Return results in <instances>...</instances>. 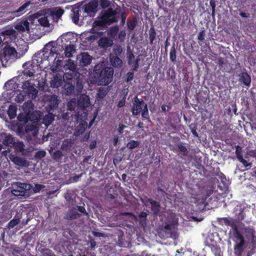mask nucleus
Segmentation results:
<instances>
[{
  "mask_svg": "<svg viewBox=\"0 0 256 256\" xmlns=\"http://www.w3.org/2000/svg\"><path fill=\"white\" fill-rule=\"evenodd\" d=\"M10 158L13 163L18 166L27 167L29 165L27 160L21 157L12 155L10 156Z\"/></svg>",
  "mask_w": 256,
  "mask_h": 256,
  "instance_id": "14",
  "label": "nucleus"
},
{
  "mask_svg": "<svg viewBox=\"0 0 256 256\" xmlns=\"http://www.w3.org/2000/svg\"><path fill=\"white\" fill-rule=\"evenodd\" d=\"M123 52L122 46L120 44H116L113 48V56H120Z\"/></svg>",
  "mask_w": 256,
  "mask_h": 256,
  "instance_id": "47",
  "label": "nucleus"
},
{
  "mask_svg": "<svg viewBox=\"0 0 256 256\" xmlns=\"http://www.w3.org/2000/svg\"><path fill=\"white\" fill-rule=\"evenodd\" d=\"M140 144L138 141L131 140L127 144V147L130 149H134L138 146Z\"/></svg>",
  "mask_w": 256,
  "mask_h": 256,
  "instance_id": "55",
  "label": "nucleus"
},
{
  "mask_svg": "<svg viewBox=\"0 0 256 256\" xmlns=\"http://www.w3.org/2000/svg\"><path fill=\"white\" fill-rule=\"evenodd\" d=\"M76 100H70L68 104V108L70 110H74L75 109V107L76 106Z\"/></svg>",
  "mask_w": 256,
  "mask_h": 256,
  "instance_id": "61",
  "label": "nucleus"
},
{
  "mask_svg": "<svg viewBox=\"0 0 256 256\" xmlns=\"http://www.w3.org/2000/svg\"><path fill=\"white\" fill-rule=\"evenodd\" d=\"M148 202L151 205V210L154 214H158L160 212V206L158 202L150 198L148 200Z\"/></svg>",
  "mask_w": 256,
  "mask_h": 256,
  "instance_id": "21",
  "label": "nucleus"
},
{
  "mask_svg": "<svg viewBox=\"0 0 256 256\" xmlns=\"http://www.w3.org/2000/svg\"><path fill=\"white\" fill-rule=\"evenodd\" d=\"M94 25L96 26L103 27L108 25V24L106 20L100 18V20L94 21Z\"/></svg>",
  "mask_w": 256,
  "mask_h": 256,
  "instance_id": "56",
  "label": "nucleus"
},
{
  "mask_svg": "<svg viewBox=\"0 0 256 256\" xmlns=\"http://www.w3.org/2000/svg\"><path fill=\"white\" fill-rule=\"evenodd\" d=\"M120 7H117L113 10L112 8H109L100 13V18L106 20L108 25L116 22L120 18Z\"/></svg>",
  "mask_w": 256,
  "mask_h": 256,
  "instance_id": "3",
  "label": "nucleus"
},
{
  "mask_svg": "<svg viewBox=\"0 0 256 256\" xmlns=\"http://www.w3.org/2000/svg\"><path fill=\"white\" fill-rule=\"evenodd\" d=\"M46 153L44 150H40L36 152L34 156L35 160L38 162L41 160L42 158L46 156Z\"/></svg>",
  "mask_w": 256,
  "mask_h": 256,
  "instance_id": "46",
  "label": "nucleus"
},
{
  "mask_svg": "<svg viewBox=\"0 0 256 256\" xmlns=\"http://www.w3.org/2000/svg\"><path fill=\"white\" fill-rule=\"evenodd\" d=\"M97 43L98 47L104 50L110 49L114 44L112 39L106 36L100 38Z\"/></svg>",
  "mask_w": 256,
  "mask_h": 256,
  "instance_id": "11",
  "label": "nucleus"
},
{
  "mask_svg": "<svg viewBox=\"0 0 256 256\" xmlns=\"http://www.w3.org/2000/svg\"><path fill=\"white\" fill-rule=\"evenodd\" d=\"M127 95V92L126 94L124 96V97L122 98V100H120L118 104V108H122L125 106L126 104V96Z\"/></svg>",
  "mask_w": 256,
  "mask_h": 256,
  "instance_id": "63",
  "label": "nucleus"
},
{
  "mask_svg": "<svg viewBox=\"0 0 256 256\" xmlns=\"http://www.w3.org/2000/svg\"><path fill=\"white\" fill-rule=\"evenodd\" d=\"M4 54L6 59H14L17 56V52L16 49L10 46H6L4 48Z\"/></svg>",
  "mask_w": 256,
  "mask_h": 256,
  "instance_id": "17",
  "label": "nucleus"
},
{
  "mask_svg": "<svg viewBox=\"0 0 256 256\" xmlns=\"http://www.w3.org/2000/svg\"><path fill=\"white\" fill-rule=\"evenodd\" d=\"M64 10L60 8H56L52 12V15L55 16L56 18L59 19L64 14Z\"/></svg>",
  "mask_w": 256,
  "mask_h": 256,
  "instance_id": "49",
  "label": "nucleus"
},
{
  "mask_svg": "<svg viewBox=\"0 0 256 256\" xmlns=\"http://www.w3.org/2000/svg\"><path fill=\"white\" fill-rule=\"evenodd\" d=\"M145 104H147L142 99L138 98L137 96H134L132 99V106L131 110L132 114L134 116L139 115Z\"/></svg>",
  "mask_w": 256,
  "mask_h": 256,
  "instance_id": "5",
  "label": "nucleus"
},
{
  "mask_svg": "<svg viewBox=\"0 0 256 256\" xmlns=\"http://www.w3.org/2000/svg\"><path fill=\"white\" fill-rule=\"evenodd\" d=\"M31 4L30 1L26 2L23 5L20 6L17 10H15L18 16L26 12V9Z\"/></svg>",
  "mask_w": 256,
  "mask_h": 256,
  "instance_id": "40",
  "label": "nucleus"
},
{
  "mask_svg": "<svg viewBox=\"0 0 256 256\" xmlns=\"http://www.w3.org/2000/svg\"><path fill=\"white\" fill-rule=\"evenodd\" d=\"M110 2L108 0H100V5L102 8H106L110 6Z\"/></svg>",
  "mask_w": 256,
  "mask_h": 256,
  "instance_id": "59",
  "label": "nucleus"
},
{
  "mask_svg": "<svg viewBox=\"0 0 256 256\" xmlns=\"http://www.w3.org/2000/svg\"><path fill=\"white\" fill-rule=\"evenodd\" d=\"M48 54L47 53H44V52L40 50L34 55L32 60L36 64V67L43 68L42 66H41V64L44 61L48 60L49 57Z\"/></svg>",
  "mask_w": 256,
  "mask_h": 256,
  "instance_id": "8",
  "label": "nucleus"
},
{
  "mask_svg": "<svg viewBox=\"0 0 256 256\" xmlns=\"http://www.w3.org/2000/svg\"><path fill=\"white\" fill-rule=\"evenodd\" d=\"M217 222L222 226H230L231 228L230 232L232 233L233 240L236 242L234 246L235 253L240 256L246 248V242L242 234L238 230L236 220L231 217H224L217 218Z\"/></svg>",
  "mask_w": 256,
  "mask_h": 256,
  "instance_id": "1",
  "label": "nucleus"
},
{
  "mask_svg": "<svg viewBox=\"0 0 256 256\" xmlns=\"http://www.w3.org/2000/svg\"><path fill=\"white\" fill-rule=\"evenodd\" d=\"M178 140H180L179 138H178ZM186 144L180 141H179V142L176 144V146L180 152L184 156H187L189 153V151L186 146Z\"/></svg>",
  "mask_w": 256,
  "mask_h": 256,
  "instance_id": "24",
  "label": "nucleus"
},
{
  "mask_svg": "<svg viewBox=\"0 0 256 256\" xmlns=\"http://www.w3.org/2000/svg\"><path fill=\"white\" fill-rule=\"evenodd\" d=\"M148 35L150 39V44H154V41L156 39V30L153 26L150 28Z\"/></svg>",
  "mask_w": 256,
  "mask_h": 256,
  "instance_id": "39",
  "label": "nucleus"
},
{
  "mask_svg": "<svg viewBox=\"0 0 256 256\" xmlns=\"http://www.w3.org/2000/svg\"><path fill=\"white\" fill-rule=\"evenodd\" d=\"M63 82L62 76L60 74H56L50 81V86L52 88H59Z\"/></svg>",
  "mask_w": 256,
  "mask_h": 256,
  "instance_id": "20",
  "label": "nucleus"
},
{
  "mask_svg": "<svg viewBox=\"0 0 256 256\" xmlns=\"http://www.w3.org/2000/svg\"><path fill=\"white\" fill-rule=\"evenodd\" d=\"M110 60L111 64L116 68H120L122 66V60L117 56L110 55Z\"/></svg>",
  "mask_w": 256,
  "mask_h": 256,
  "instance_id": "22",
  "label": "nucleus"
},
{
  "mask_svg": "<svg viewBox=\"0 0 256 256\" xmlns=\"http://www.w3.org/2000/svg\"><path fill=\"white\" fill-rule=\"evenodd\" d=\"M114 68L102 62L96 64L94 69V77L100 86H108L112 80Z\"/></svg>",
  "mask_w": 256,
  "mask_h": 256,
  "instance_id": "2",
  "label": "nucleus"
},
{
  "mask_svg": "<svg viewBox=\"0 0 256 256\" xmlns=\"http://www.w3.org/2000/svg\"><path fill=\"white\" fill-rule=\"evenodd\" d=\"M26 95V94H24L20 92L19 94H18L17 96H16L15 100L17 102L20 103L24 100Z\"/></svg>",
  "mask_w": 256,
  "mask_h": 256,
  "instance_id": "58",
  "label": "nucleus"
},
{
  "mask_svg": "<svg viewBox=\"0 0 256 256\" xmlns=\"http://www.w3.org/2000/svg\"><path fill=\"white\" fill-rule=\"evenodd\" d=\"M80 216V214L77 212L76 208L70 209L65 214L64 218L68 220H73Z\"/></svg>",
  "mask_w": 256,
  "mask_h": 256,
  "instance_id": "19",
  "label": "nucleus"
},
{
  "mask_svg": "<svg viewBox=\"0 0 256 256\" xmlns=\"http://www.w3.org/2000/svg\"><path fill=\"white\" fill-rule=\"evenodd\" d=\"M59 53H57V54H56V56L54 58L53 66H52L50 68L51 70L54 72H56L58 70V68L61 66L62 63V60L60 59H56L58 58V56Z\"/></svg>",
  "mask_w": 256,
  "mask_h": 256,
  "instance_id": "33",
  "label": "nucleus"
},
{
  "mask_svg": "<svg viewBox=\"0 0 256 256\" xmlns=\"http://www.w3.org/2000/svg\"><path fill=\"white\" fill-rule=\"evenodd\" d=\"M108 94V90L107 88H104V87H100L98 88L97 95H96V98L98 99H103Z\"/></svg>",
  "mask_w": 256,
  "mask_h": 256,
  "instance_id": "38",
  "label": "nucleus"
},
{
  "mask_svg": "<svg viewBox=\"0 0 256 256\" xmlns=\"http://www.w3.org/2000/svg\"><path fill=\"white\" fill-rule=\"evenodd\" d=\"M24 144L22 142H14V144L12 146V148H14L16 150L20 152H23L24 150Z\"/></svg>",
  "mask_w": 256,
  "mask_h": 256,
  "instance_id": "42",
  "label": "nucleus"
},
{
  "mask_svg": "<svg viewBox=\"0 0 256 256\" xmlns=\"http://www.w3.org/2000/svg\"><path fill=\"white\" fill-rule=\"evenodd\" d=\"M20 76L18 78H14L6 82L4 84V88L6 90H17L20 86L19 84L16 82V80L20 78Z\"/></svg>",
  "mask_w": 256,
  "mask_h": 256,
  "instance_id": "13",
  "label": "nucleus"
},
{
  "mask_svg": "<svg viewBox=\"0 0 256 256\" xmlns=\"http://www.w3.org/2000/svg\"><path fill=\"white\" fill-rule=\"evenodd\" d=\"M64 156L62 152L60 150L55 151L52 155V158L56 162H59L62 160Z\"/></svg>",
  "mask_w": 256,
  "mask_h": 256,
  "instance_id": "45",
  "label": "nucleus"
},
{
  "mask_svg": "<svg viewBox=\"0 0 256 256\" xmlns=\"http://www.w3.org/2000/svg\"><path fill=\"white\" fill-rule=\"evenodd\" d=\"M127 17V14L124 10L122 12L121 10H120V18H121V21L120 22V25L124 26L126 22V18Z\"/></svg>",
  "mask_w": 256,
  "mask_h": 256,
  "instance_id": "57",
  "label": "nucleus"
},
{
  "mask_svg": "<svg viewBox=\"0 0 256 256\" xmlns=\"http://www.w3.org/2000/svg\"><path fill=\"white\" fill-rule=\"evenodd\" d=\"M242 148L239 146H236V154L237 158L238 160L242 157Z\"/></svg>",
  "mask_w": 256,
  "mask_h": 256,
  "instance_id": "60",
  "label": "nucleus"
},
{
  "mask_svg": "<svg viewBox=\"0 0 256 256\" xmlns=\"http://www.w3.org/2000/svg\"><path fill=\"white\" fill-rule=\"evenodd\" d=\"M80 74H79L78 76H76L75 74H74L72 72L69 71L68 72H66L64 75V76L62 78L63 80L64 81L65 80H70L72 82H74V84H75V80L77 78H80Z\"/></svg>",
  "mask_w": 256,
  "mask_h": 256,
  "instance_id": "28",
  "label": "nucleus"
},
{
  "mask_svg": "<svg viewBox=\"0 0 256 256\" xmlns=\"http://www.w3.org/2000/svg\"><path fill=\"white\" fill-rule=\"evenodd\" d=\"M76 51L75 46L73 44H70L66 46L64 54L66 57L70 58L72 54Z\"/></svg>",
  "mask_w": 256,
  "mask_h": 256,
  "instance_id": "29",
  "label": "nucleus"
},
{
  "mask_svg": "<svg viewBox=\"0 0 256 256\" xmlns=\"http://www.w3.org/2000/svg\"><path fill=\"white\" fill-rule=\"evenodd\" d=\"M134 76V74L132 72H128L126 74V82H130L132 81Z\"/></svg>",
  "mask_w": 256,
  "mask_h": 256,
  "instance_id": "64",
  "label": "nucleus"
},
{
  "mask_svg": "<svg viewBox=\"0 0 256 256\" xmlns=\"http://www.w3.org/2000/svg\"><path fill=\"white\" fill-rule=\"evenodd\" d=\"M90 98L85 94H82L77 100V105L82 110H84L90 106Z\"/></svg>",
  "mask_w": 256,
  "mask_h": 256,
  "instance_id": "12",
  "label": "nucleus"
},
{
  "mask_svg": "<svg viewBox=\"0 0 256 256\" xmlns=\"http://www.w3.org/2000/svg\"><path fill=\"white\" fill-rule=\"evenodd\" d=\"M2 34L3 36H8L10 38H16V36L17 34V33L14 30L13 28H8V29L4 30L2 32Z\"/></svg>",
  "mask_w": 256,
  "mask_h": 256,
  "instance_id": "35",
  "label": "nucleus"
},
{
  "mask_svg": "<svg viewBox=\"0 0 256 256\" xmlns=\"http://www.w3.org/2000/svg\"><path fill=\"white\" fill-rule=\"evenodd\" d=\"M140 113H142V116L143 118L148 120V121H150V115L147 104L144 105V107Z\"/></svg>",
  "mask_w": 256,
  "mask_h": 256,
  "instance_id": "51",
  "label": "nucleus"
},
{
  "mask_svg": "<svg viewBox=\"0 0 256 256\" xmlns=\"http://www.w3.org/2000/svg\"><path fill=\"white\" fill-rule=\"evenodd\" d=\"M98 0H91L83 6L84 12L88 16H94L98 11Z\"/></svg>",
  "mask_w": 256,
  "mask_h": 256,
  "instance_id": "6",
  "label": "nucleus"
},
{
  "mask_svg": "<svg viewBox=\"0 0 256 256\" xmlns=\"http://www.w3.org/2000/svg\"><path fill=\"white\" fill-rule=\"evenodd\" d=\"M14 142V138L10 134L6 135L2 140V144L4 145L11 148H12Z\"/></svg>",
  "mask_w": 256,
  "mask_h": 256,
  "instance_id": "31",
  "label": "nucleus"
},
{
  "mask_svg": "<svg viewBox=\"0 0 256 256\" xmlns=\"http://www.w3.org/2000/svg\"><path fill=\"white\" fill-rule=\"evenodd\" d=\"M64 92L66 95L68 96L72 94L74 90V86L72 82H65L64 86Z\"/></svg>",
  "mask_w": 256,
  "mask_h": 256,
  "instance_id": "27",
  "label": "nucleus"
},
{
  "mask_svg": "<svg viewBox=\"0 0 256 256\" xmlns=\"http://www.w3.org/2000/svg\"><path fill=\"white\" fill-rule=\"evenodd\" d=\"M244 232L246 238L248 239L250 238L256 233L254 228L250 226L245 227Z\"/></svg>",
  "mask_w": 256,
  "mask_h": 256,
  "instance_id": "44",
  "label": "nucleus"
},
{
  "mask_svg": "<svg viewBox=\"0 0 256 256\" xmlns=\"http://www.w3.org/2000/svg\"><path fill=\"white\" fill-rule=\"evenodd\" d=\"M14 28L20 32H30V23L27 20H22L16 24Z\"/></svg>",
  "mask_w": 256,
  "mask_h": 256,
  "instance_id": "18",
  "label": "nucleus"
},
{
  "mask_svg": "<svg viewBox=\"0 0 256 256\" xmlns=\"http://www.w3.org/2000/svg\"><path fill=\"white\" fill-rule=\"evenodd\" d=\"M88 127V122L85 120L82 121L76 128V134L77 136L80 135L84 133Z\"/></svg>",
  "mask_w": 256,
  "mask_h": 256,
  "instance_id": "26",
  "label": "nucleus"
},
{
  "mask_svg": "<svg viewBox=\"0 0 256 256\" xmlns=\"http://www.w3.org/2000/svg\"><path fill=\"white\" fill-rule=\"evenodd\" d=\"M170 58L172 62H175L176 59L175 44H174L170 48Z\"/></svg>",
  "mask_w": 256,
  "mask_h": 256,
  "instance_id": "41",
  "label": "nucleus"
},
{
  "mask_svg": "<svg viewBox=\"0 0 256 256\" xmlns=\"http://www.w3.org/2000/svg\"><path fill=\"white\" fill-rule=\"evenodd\" d=\"M73 142L70 138L65 139L62 142L61 149L63 151L70 152L72 147Z\"/></svg>",
  "mask_w": 256,
  "mask_h": 256,
  "instance_id": "25",
  "label": "nucleus"
},
{
  "mask_svg": "<svg viewBox=\"0 0 256 256\" xmlns=\"http://www.w3.org/2000/svg\"><path fill=\"white\" fill-rule=\"evenodd\" d=\"M38 132L37 128L33 124H28L25 127V132L28 134L32 132V134L35 136Z\"/></svg>",
  "mask_w": 256,
  "mask_h": 256,
  "instance_id": "37",
  "label": "nucleus"
},
{
  "mask_svg": "<svg viewBox=\"0 0 256 256\" xmlns=\"http://www.w3.org/2000/svg\"><path fill=\"white\" fill-rule=\"evenodd\" d=\"M18 16V15L16 13V12L14 11L13 12H9L6 13V19H4L5 22H8L10 20H12L13 18H14L15 17Z\"/></svg>",
  "mask_w": 256,
  "mask_h": 256,
  "instance_id": "52",
  "label": "nucleus"
},
{
  "mask_svg": "<svg viewBox=\"0 0 256 256\" xmlns=\"http://www.w3.org/2000/svg\"><path fill=\"white\" fill-rule=\"evenodd\" d=\"M38 90L32 86L26 94L32 98H34L38 94Z\"/></svg>",
  "mask_w": 256,
  "mask_h": 256,
  "instance_id": "48",
  "label": "nucleus"
},
{
  "mask_svg": "<svg viewBox=\"0 0 256 256\" xmlns=\"http://www.w3.org/2000/svg\"><path fill=\"white\" fill-rule=\"evenodd\" d=\"M38 24L44 27H48L50 25L49 20L46 16H42L38 20Z\"/></svg>",
  "mask_w": 256,
  "mask_h": 256,
  "instance_id": "43",
  "label": "nucleus"
},
{
  "mask_svg": "<svg viewBox=\"0 0 256 256\" xmlns=\"http://www.w3.org/2000/svg\"><path fill=\"white\" fill-rule=\"evenodd\" d=\"M64 68L66 70H69L73 74H75L76 76L79 74V72L76 71V65L75 64L74 62L71 59H68L65 62Z\"/></svg>",
  "mask_w": 256,
  "mask_h": 256,
  "instance_id": "16",
  "label": "nucleus"
},
{
  "mask_svg": "<svg viewBox=\"0 0 256 256\" xmlns=\"http://www.w3.org/2000/svg\"><path fill=\"white\" fill-rule=\"evenodd\" d=\"M20 222V219L19 218H14L10 221L8 224V228H12L14 227Z\"/></svg>",
  "mask_w": 256,
  "mask_h": 256,
  "instance_id": "54",
  "label": "nucleus"
},
{
  "mask_svg": "<svg viewBox=\"0 0 256 256\" xmlns=\"http://www.w3.org/2000/svg\"><path fill=\"white\" fill-rule=\"evenodd\" d=\"M92 59V56L88 52H82L80 58V64L82 66H87L90 64Z\"/></svg>",
  "mask_w": 256,
  "mask_h": 256,
  "instance_id": "15",
  "label": "nucleus"
},
{
  "mask_svg": "<svg viewBox=\"0 0 256 256\" xmlns=\"http://www.w3.org/2000/svg\"><path fill=\"white\" fill-rule=\"evenodd\" d=\"M38 90L42 92H48L49 86L46 79L42 78L38 82Z\"/></svg>",
  "mask_w": 256,
  "mask_h": 256,
  "instance_id": "30",
  "label": "nucleus"
},
{
  "mask_svg": "<svg viewBox=\"0 0 256 256\" xmlns=\"http://www.w3.org/2000/svg\"><path fill=\"white\" fill-rule=\"evenodd\" d=\"M22 67L24 70L22 72L24 76H32L36 72V69H38V67H36V64L32 61H28L23 64Z\"/></svg>",
  "mask_w": 256,
  "mask_h": 256,
  "instance_id": "9",
  "label": "nucleus"
},
{
  "mask_svg": "<svg viewBox=\"0 0 256 256\" xmlns=\"http://www.w3.org/2000/svg\"><path fill=\"white\" fill-rule=\"evenodd\" d=\"M126 58L128 64L132 67V70L133 71H138L140 60L138 57L136 58H135V56L130 47H128L126 50Z\"/></svg>",
  "mask_w": 256,
  "mask_h": 256,
  "instance_id": "7",
  "label": "nucleus"
},
{
  "mask_svg": "<svg viewBox=\"0 0 256 256\" xmlns=\"http://www.w3.org/2000/svg\"><path fill=\"white\" fill-rule=\"evenodd\" d=\"M60 46H55V43L51 42L46 44L41 50L44 53H47L48 57H54L55 54H57V50Z\"/></svg>",
  "mask_w": 256,
  "mask_h": 256,
  "instance_id": "10",
  "label": "nucleus"
},
{
  "mask_svg": "<svg viewBox=\"0 0 256 256\" xmlns=\"http://www.w3.org/2000/svg\"><path fill=\"white\" fill-rule=\"evenodd\" d=\"M54 120V116L52 114L46 115L44 118V123L46 125L50 124Z\"/></svg>",
  "mask_w": 256,
  "mask_h": 256,
  "instance_id": "53",
  "label": "nucleus"
},
{
  "mask_svg": "<svg viewBox=\"0 0 256 256\" xmlns=\"http://www.w3.org/2000/svg\"><path fill=\"white\" fill-rule=\"evenodd\" d=\"M12 193L14 196L24 198L28 196V191L32 188L31 184L21 182H16L12 185Z\"/></svg>",
  "mask_w": 256,
  "mask_h": 256,
  "instance_id": "4",
  "label": "nucleus"
},
{
  "mask_svg": "<svg viewBox=\"0 0 256 256\" xmlns=\"http://www.w3.org/2000/svg\"><path fill=\"white\" fill-rule=\"evenodd\" d=\"M17 107L15 105H10L8 110V114L10 120L14 118L16 116Z\"/></svg>",
  "mask_w": 256,
  "mask_h": 256,
  "instance_id": "34",
  "label": "nucleus"
},
{
  "mask_svg": "<svg viewBox=\"0 0 256 256\" xmlns=\"http://www.w3.org/2000/svg\"><path fill=\"white\" fill-rule=\"evenodd\" d=\"M72 20L75 24H76L80 20V10L78 7H76L72 8Z\"/></svg>",
  "mask_w": 256,
  "mask_h": 256,
  "instance_id": "32",
  "label": "nucleus"
},
{
  "mask_svg": "<svg viewBox=\"0 0 256 256\" xmlns=\"http://www.w3.org/2000/svg\"><path fill=\"white\" fill-rule=\"evenodd\" d=\"M32 86H34L30 80H26L22 82V88L24 92L26 94Z\"/></svg>",
  "mask_w": 256,
  "mask_h": 256,
  "instance_id": "50",
  "label": "nucleus"
},
{
  "mask_svg": "<svg viewBox=\"0 0 256 256\" xmlns=\"http://www.w3.org/2000/svg\"><path fill=\"white\" fill-rule=\"evenodd\" d=\"M240 82H242L245 86H249L251 82V78L246 72H242L239 75Z\"/></svg>",
  "mask_w": 256,
  "mask_h": 256,
  "instance_id": "23",
  "label": "nucleus"
},
{
  "mask_svg": "<svg viewBox=\"0 0 256 256\" xmlns=\"http://www.w3.org/2000/svg\"><path fill=\"white\" fill-rule=\"evenodd\" d=\"M138 21L136 18H134L132 19L129 18L127 20L128 28L130 30H133L136 27Z\"/></svg>",
  "mask_w": 256,
  "mask_h": 256,
  "instance_id": "36",
  "label": "nucleus"
},
{
  "mask_svg": "<svg viewBox=\"0 0 256 256\" xmlns=\"http://www.w3.org/2000/svg\"><path fill=\"white\" fill-rule=\"evenodd\" d=\"M98 38V36L94 34H90L86 38V40L88 42H92Z\"/></svg>",
  "mask_w": 256,
  "mask_h": 256,
  "instance_id": "62",
  "label": "nucleus"
}]
</instances>
